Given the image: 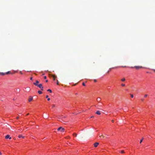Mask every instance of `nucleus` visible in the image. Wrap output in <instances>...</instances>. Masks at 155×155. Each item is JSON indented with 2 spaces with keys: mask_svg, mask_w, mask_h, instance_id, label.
<instances>
[{
  "mask_svg": "<svg viewBox=\"0 0 155 155\" xmlns=\"http://www.w3.org/2000/svg\"><path fill=\"white\" fill-rule=\"evenodd\" d=\"M37 86L39 87L41 89V90L42 91L43 90V87L42 84H38Z\"/></svg>",
  "mask_w": 155,
  "mask_h": 155,
  "instance_id": "obj_1",
  "label": "nucleus"
},
{
  "mask_svg": "<svg viewBox=\"0 0 155 155\" xmlns=\"http://www.w3.org/2000/svg\"><path fill=\"white\" fill-rule=\"evenodd\" d=\"M58 131H61V132H63L64 131V129L61 127H60L58 128Z\"/></svg>",
  "mask_w": 155,
  "mask_h": 155,
  "instance_id": "obj_2",
  "label": "nucleus"
},
{
  "mask_svg": "<svg viewBox=\"0 0 155 155\" xmlns=\"http://www.w3.org/2000/svg\"><path fill=\"white\" fill-rule=\"evenodd\" d=\"M39 83V82L38 81L36 80L35 81V82L33 83V84L34 85H35V86H37L38 84Z\"/></svg>",
  "mask_w": 155,
  "mask_h": 155,
  "instance_id": "obj_3",
  "label": "nucleus"
},
{
  "mask_svg": "<svg viewBox=\"0 0 155 155\" xmlns=\"http://www.w3.org/2000/svg\"><path fill=\"white\" fill-rule=\"evenodd\" d=\"M33 97L32 96H30L29 97L28 101L29 102H31L33 100Z\"/></svg>",
  "mask_w": 155,
  "mask_h": 155,
  "instance_id": "obj_4",
  "label": "nucleus"
},
{
  "mask_svg": "<svg viewBox=\"0 0 155 155\" xmlns=\"http://www.w3.org/2000/svg\"><path fill=\"white\" fill-rule=\"evenodd\" d=\"M5 138L6 139H11V137H10V136L9 135H7L5 136Z\"/></svg>",
  "mask_w": 155,
  "mask_h": 155,
  "instance_id": "obj_5",
  "label": "nucleus"
},
{
  "mask_svg": "<svg viewBox=\"0 0 155 155\" xmlns=\"http://www.w3.org/2000/svg\"><path fill=\"white\" fill-rule=\"evenodd\" d=\"M134 67L136 69H139L142 68V66H135Z\"/></svg>",
  "mask_w": 155,
  "mask_h": 155,
  "instance_id": "obj_6",
  "label": "nucleus"
},
{
  "mask_svg": "<svg viewBox=\"0 0 155 155\" xmlns=\"http://www.w3.org/2000/svg\"><path fill=\"white\" fill-rule=\"evenodd\" d=\"M99 143L96 142L94 144V146L95 147H97L99 144Z\"/></svg>",
  "mask_w": 155,
  "mask_h": 155,
  "instance_id": "obj_7",
  "label": "nucleus"
},
{
  "mask_svg": "<svg viewBox=\"0 0 155 155\" xmlns=\"http://www.w3.org/2000/svg\"><path fill=\"white\" fill-rule=\"evenodd\" d=\"M96 113L98 115H100L101 114V113L100 111L99 110H97Z\"/></svg>",
  "mask_w": 155,
  "mask_h": 155,
  "instance_id": "obj_8",
  "label": "nucleus"
},
{
  "mask_svg": "<svg viewBox=\"0 0 155 155\" xmlns=\"http://www.w3.org/2000/svg\"><path fill=\"white\" fill-rule=\"evenodd\" d=\"M52 77L53 78V80L55 81V78H57V77L55 75H52Z\"/></svg>",
  "mask_w": 155,
  "mask_h": 155,
  "instance_id": "obj_9",
  "label": "nucleus"
},
{
  "mask_svg": "<svg viewBox=\"0 0 155 155\" xmlns=\"http://www.w3.org/2000/svg\"><path fill=\"white\" fill-rule=\"evenodd\" d=\"M99 137L100 139H102L104 137V136L102 135H101L99 136Z\"/></svg>",
  "mask_w": 155,
  "mask_h": 155,
  "instance_id": "obj_10",
  "label": "nucleus"
},
{
  "mask_svg": "<svg viewBox=\"0 0 155 155\" xmlns=\"http://www.w3.org/2000/svg\"><path fill=\"white\" fill-rule=\"evenodd\" d=\"M48 95H47L46 96V98H47V100L48 101H49L50 100V98H48Z\"/></svg>",
  "mask_w": 155,
  "mask_h": 155,
  "instance_id": "obj_11",
  "label": "nucleus"
},
{
  "mask_svg": "<svg viewBox=\"0 0 155 155\" xmlns=\"http://www.w3.org/2000/svg\"><path fill=\"white\" fill-rule=\"evenodd\" d=\"M5 74V73H3V72H0V75H4Z\"/></svg>",
  "mask_w": 155,
  "mask_h": 155,
  "instance_id": "obj_12",
  "label": "nucleus"
},
{
  "mask_svg": "<svg viewBox=\"0 0 155 155\" xmlns=\"http://www.w3.org/2000/svg\"><path fill=\"white\" fill-rule=\"evenodd\" d=\"M5 74H11V71H8L7 72L5 73Z\"/></svg>",
  "mask_w": 155,
  "mask_h": 155,
  "instance_id": "obj_13",
  "label": "nucleus"
},
{
  "mask_svg": "<svg viewBox=\"0 0 155 155\" xmlns=\"http://www.w3.org/2000/svg\"><path fill=\"white\" fill-rule=\"evenodd\" d=\"M97 102H99L101 101V98H100L99 97V98H97Z\"/></svg>",
  "mask_w": 155,
  "mask_h": 155,
  "instance_id": "obj_14",
  "label": "nucleus"
},
{
  "mask_svg": "<svg viewBox=\"0 0 155 155\" xmlns=\"http://www.w3.org/2000/svg\"><path fill=\"white\" fill-rule=\"evenodd\" d=\"M18 137L19 138H24V137H23V136H22L21 135H20L18 136Z\"/></svg>",
  "mask_w": 155,
  "mask_h": 155,
  "instance_id": "obj_15",
  "label": "nucleus"
},
{
  "mask_svg": "<svg viewBox=\"0 0 155 155\" xmlns=\"http://www.w3.org/2000/svg\"><path fill=\"white\" fill-rule=\"evenodd\" d=\"M121 81H122L124 82L125 81V79L124 78H122L121 79Z\"/></svg>",
  "mask_w": 155,
  "mask_h": 155,
  "instance_id": "obj_16",
  "label": "nucleus"
},
{
  "mask_svg": "<svg viewBox=\"0 0 155 155\" xmlns=\"http://www.w3.org/2000/svg\"><path fill=\"white\" fill-rule=\"evenodd\" d=\"M38 93L39 94H41L42 93V92L41 91H38Z\"/></svg>",
  "mask_w": 155,
  "mask_h": 155,
  "instance_id": "obj_17",
  "label": "nucleus"
},
{
  "mask_svg": "<svg viewBox=\"0 0 155 155\" xmlns=\"http://www.w3.org/2000/svg\"><path fill=\"white\" fill-rule=\"evenodd\" d=\"M17 72V71H13V72H11V74H13Z\"/></svg>",
  "mask_w": 155,
  "mask_h": 155,
  "instance_id": "obj_18",
  "label": "nucleus"
},
{
  "mask_svg": "<svg viewBox=\"0 0 155 155\" xmlns=\"http://www.w3.org/2000/svg\"><path fill=\"white\" fill-rule=\"evenodd\" d=\"M47 91L49 92L50 93H51L52 92L51 90L50 89H48Z\"/></svg>",
  "mask_w": 155,
  "mask_h": 155,
  "instance_id": "obj_19",
  "label": "nucleus"
},
{
  "mask_svg": "<svg viewBox=\"0 0 155 155\" xmlns=\"http://www.w3.org/2000/svg\"><path fill=\"white\" fill-rule=\"evenodd\" d=\"M73 136L74 137L77 136V134L76 133H74L73 134Z\"/></svg>",
  "mask_w": 155,
  "mask_h": 155,
  "instance_id": "obj_20",
  "label": "nucleus"
},
{
  "mask_svg": "<svg viewBox=\"0 0 155 155\" xmlns=\"http://www.w3.org/2000/svg\"><path fill=\"white\" fill-rule=\"evenodd\" d=\"M121 85L123 86V87H124L125 86V84H121Z\"/></svg>",
  "mask_w": 155,
  "mask_h": 155,
  "instance_id": "obj_21",
  "label": "nucleus"
},
{
  "mask_svg": "<svg viewBox=\"0 0 155 155\" xmlns=\"http://www.w3.org/2000/svg\"><path fill=\"white\" fill-rule=\"evenodd\" d=\"M130 97H131V98H133V97H134V95H133V94H130Z\"/></svg>",
  "mask_w": 155,
  "mask_h": 155,
  "instance_id": "obj_22",
  "label": "nucleus"
},
{
  "mask_svg": "<svg viewBox=\"0 0 155 155\" xmlns=\"http://www.w3.org/2000/svg\"><path fill=\"white\" fill-rule=\"evenodd\" d=\"M147 94H145L144 96V97H147Z\"/></svg>",
  "mask_w": 155,
  "mask_h": 155,
  "instance_id": "obj_23",
  "label": "nucleus"
},
{
  "mask_svg": "<svg viewBox=\"0 0 155 155\" xmlns=\"http://www.w3.org/2000/svg\"><path fill=\"white\" fill-rule=\"evenodd\" d=\"M100 105L99 104L98 105V106H99L100 107L101 106V105H102V104L101 103H100Z\"/></svg>",
  "mask_w": 155,
  "mask_h": 155,
  "instance_id": "obj_24",
  "label": "nucleus"
},
{
  "mask_svg": "<svg viewBox=\"0 0 155 155\" xmlns=\"http://www.w3.org/2000/svg\"><path fill=\"white\" fill-rule=\"evenodd\" d=\"M82 85H83V86H85V84H84V82L83 83Z\"/></svg>",
  "mask_w": 155,
  "mask_h": 155,
  "instance_id": "obj_25",
  "label": "nucleus"
},
{
  "mask_svg": "<svg viewBox=\"0 0 155 155\" xmlns=\"http://www.w3.org/2000/svg\"><path fill=\"white\" fill-rule=\"evenodd\" d=\"M143 139H142L140 141V143H141L142 142V141H143Z\"/></svg>",
  "mask_w": 155,
  "mask_h": 155,
  "instance_id": "obj_26",
  "label": "nucleus"
},
{
  "mask_svg": "<svg viewBox=\"0 0 155 155\" xmlns=\"http://www.w3.org/2000/svg\"><path fill=\"white\" fill-rule=\"evenodd\" d=\"M121 153H124V151L123 150H122L121 151Z\"/></svg>",
  "mask_w": 155,
  "mask_h": 155,
  "instance_id": "obj_27",
  "label": "nucleus"
},
{
  "mask_svg": "<svg viewBox=\"0 0 155 155\" xmlns=\"http://www.w3.org/2000/svg\"><path fill=\"white\" fill-rule=\"evenodd\" d=\"M58 84H58V80H57V85H58Z\"/></svg>",
  "mask_w": 155,
  "mask_h": 155,
  "instance_id": "obj_28",
  "label": "nucleus"
},
{
  "mask_svg": "<svg viewBox=\"0 0 155 155\" xmlns=\"http://www.w3.org/2000/svg\"><path fill=\"white\" fill-rule=\"evenodd\" d=\"M20 73L21 74H23V73H22V72L21 71H20Z\"/></svg>",
  "mask_w": 155,
  "mask_h": 155,
  "instance_id": "obj_29",
  "label": "nucleus"
},
{
  "mask_svg": "<svg viewBox=\"0 0 155 155\" xmlns=\"http://www.w3.org/2000/svg\"><path fill=\"white\" fill-rule=\"evenodd\" d=\"M44 78L45 79H46V76H45L44 77Z\"/></svg>",
  "mask_w": 155,
  "mask_h": 155,
  "instance_id": "obj_30",
  "label": "nucleus"
},
{
  "mask_svg": "<svg viewBox=\"0 0 155 155\" xmlns=\"http://www.w3.org/2000/svg\"><path fill=\"white\" fill-rule=\"evenodd\" d=\"M32 79H33V78L32 77H31L30 78V80H32Z\"/></svg>",
  "mask_w": 155,
  "mask_h": 155,
  "instance_id": "obj_31",
  "label": "nucleus"
},
{
  "mask_svg": "<svg viewBox=\"0 0 155 155\" xmlns=\"http://www.w3.org/2000/svg\"><path fill=\"white\" fill-rule=\"evenodd\" d=\"M112 122H114V120H112Z\"/></svg>",
  "mask_w": 155,
  "mask_h": 155,
  "instance_id": "obj_32",
  "label": "nucleus"
},
{
  "mask_svg": "<svg viewBox=\"0 0 155 155\" xmlns=\"http://www.w3.org/2000/svg\"><path fill=\"white\" fill-rule=\"evenodd\" d=\"M48 80H46V82H48Z\"/></svg>",
  "mask_w": 155,
  "mask_h": 155,
  "instance_id": "obj_33",
  "label": "nucleus"
},
{
  "mask_svg": "<svg viewBox=\"0 0 155 155\" xmlns=\"http://www.w3.org/2000/svg\"><path fill=\"white\" fill-rule=\"evenodd\" d=\"M94 81L96 82V80H94Z\"/></svg>",
  "mask_w": 155,
  "mask_h": 155,
  "instance_id": "obj_34",
  "label": "nucleus"
},
{
  "mask_svg": "<svg viewBox=\"0 0 155 155\" xmlns=\"http://www.w3.org/2000/svg\"><path fill=\"white\" fill-rule=\"evenodd\" d=\"M153 70L155 72V69H153Z\"/></svg>",
  "mask_w": 155,
  "mask_h": 155,
  "instance_id": "obj_35",
  "label": "nucleus"
},
{
  "mask_svg": "<svg viewBox=\"0 0 155 155\" xmlns=\"http://www.w3.org/2000/svg\"><path fill=\"white\" fill-rule=\"evenodd\" d=\"M2 154V153L1 152H0V155H1Z\"/></svg>",
  "mask_w": 155,
  "mask_h": 155,
  "instance_id": "obj_36",
  "label": "nucleus"
},
{
  "mask_svg": "<svg viewBox=\"0 0 155 155\" xmlns=\"http://www.w3.org/2000/svg\"><path fill=\"white\" fill-rule=\"evenodd\" d=\"M98 109H101V108H98Z\"/></svg>",
  "mask_w": 155,
  "mask_h": 155,
  "instance_id": "obj_37",
  "label": "nucleus"
},
{
  "mask_svg": "<svg viewBox=\"0 0 155 155\" xmlns=\"http://www.w3.org/2000/svg\"><path fill=\"white\" fill-rule=\"evenodd\" d=\"M131 68H133V67H131Z\"/></svg>",
  "mask_w": 155,
  "mask_h": 155,
  "instance_id": "obj_38",
  "label": "nucleus"
}]
</instances>
